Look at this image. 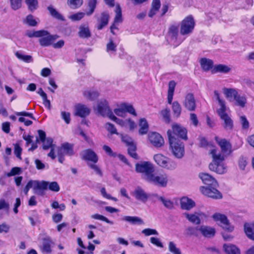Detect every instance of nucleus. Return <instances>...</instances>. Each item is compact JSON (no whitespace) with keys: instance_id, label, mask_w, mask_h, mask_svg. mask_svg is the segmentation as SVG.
Segmentation results:
<instances>
[{"instance_id":"nucleus-1","label":"nucleus","mask_w":254,"mask_h":254,"mask_svg":"<svg viewBox=\"0 0 254 254\" xmlns=\"http://www.w3.org/2000/svg\"><path fill=\"white\" fill-rule=\"evenodd\" d=\"M215 140L220 146L222 153L215 147H212L209 150L212 161L209 165V169L218 174H223L227 171V166L224 163V161L226 156L232 152L231 145L225 139L215 137Z\"/></svg>"},{"instance_id":"nucleus-2","label":"nucleus","mask_w":254,"mask_h":254,"mask_svg":"<svg viewBox=\"0 0 254 254\" xmlns=\"http://www.w3.org/2000/svg\"><path fill=\"white\" fill-rule=\"evenodd\" d=\"M172 131L168 130L167 135L169 138L170 148L173 154L177 158H182L185 153L184 145L183 143L175 135H177L182 139H187V131L186 128L176 124L172 126Z\"/></svg>"},{"instance_id":"nucleus-3","label":"nucleus","mask_w":254,"mask_h":254,"mask_svg":"<svg viewBox=\"0 0 254 254\" xmlns=\"http://www.w3.org/2000/svg\"><path fill=\"white\" fill-rule=\"evenodd\" d=\"M199 177L203 183L207 187H201L200 188L201 192L205 195L214 199H220L222 197L221 193L215 188L218 186L216 180L207 173H201Z\"/></svg>"},{"instance_id":"nucleus-4","label":"nucleus","mask_w":254,"mask_h":254,"mask_svg":"<svg viewBox=\"0 0 254 254\" xmlns=\"http://www.w3.org/2000/svg\"><path fill=\"white\" fill-rule=\"evenodd\" d=\"M214 96L218 101L220 108L217 111L220 119L223 121V127L226 130H231L233 127V122L230 117L226 113V106L224 100L220 97L219 92L215 90L214 92Z\"/></svg>"},{"instance_id":"nucleus-5","label":"nucleus","mask_w":254,"mask_h":254,"mask_svg":"<svg viewBox=\"0 0 254 254\" xmlns=\"http://www.w3.org/2000/svg\"><path fill=\"white\" fill-rule=\"evenodd\" d=\"M135 171L141 173L142 178L147 181L154 172V168L151 163L143 162L136 164Z\"/></svg>"},{"instance_id":"nucleus-6","label":"nucleus","mask_w":254,"mask_h":254,"mask_svg":"<svg viewBox=\"0 0 254 254\" xmlns=\"http://www.w3.org/2000/svg\"><path fill=\"white\" fill-rule=\"evenodd\" d=\"M195 21L191 15L186 17L181 23L180 33L182 35H188L191 34L194 28Z\"/></svg>"},{"instance_id":"nucleus-7","label":"nucleus","mask_w":254,"mask_h":254,"mask_svg":"<svg viewBox=\"0 0 254 254\" xmlns=\"http://www.w3.org/2000/svg\"><path fill=\"white\" fill-rule=\"evenodd\" d=\"M98 113L103 117H108L109 118L113 114L109 107L108 101L104 99H101L97 103L96 108Z\"/></svg>"},{"instance_id":"nucleus-8","label":"nucleus","mask_w":254,"mask_h":254,"mask_svg":"<svg viewBox=\"0 0 254 254\" xmlns=\"http://www.w3.org/2000/svg\"><path fill=\"white\" fill-rule=\"evenodd\" d=\"M41 35L38 38L39 42L42 47H49L52 46L54 41L58 38V36L50 34L46 30H41Z\"/></svg>"},{"instance_id":"nucleus-9","label":"nucleus","mask_w":254,"mask_h":254,"mask_svg":"<svg viewBox=\"0 0 254 254\" xmlns=\"http://www.w3.org/2000/svg\"><path fill=\"white\" fill-rule=\"evenodd\" d=\"M115 114L118 116L124 117L126 113H128L134 116H136L135 110L132 105L127 103H122L114 110Z\"/></svg>"},{"instance_id":"nucleus-10","label":"nucleus","mask_w":254,"mask_h":254,"mask_svg":"<svg viewBox=\"0 0 254 254\" xmlns=\"http://www.w3.org/2000/svg\"><path fill=\"white\" fill-rule=\"evenodd\" d=\"M154 159L158 165L168 169H174L177 167V164L175 162H169L168 159L161 154L155 155Z\"/></svg>"},{"instance_id":"nucleus-11","label":"nucleus","mask_w":254,"mask_h":254,"mask_svg":"<svg viewBox=\"0 0 254 254\" xmlns=\"http://www.w3.org/2000/svg\"><path fill=\"white\" fill-rule=\"evenodd\" d=\"M213 219L216 222H219L221 226L229 232H232L234 230L233 226H231L227 217L219 213H214L212 215Z\"/></svg>"},{"instance_id":"nucleus-12","label":"nucleus","mask_w":254,"mask_h":254,"mask_svg":"<svg viewBox=\"0 0 254 254\" xmlns=\"http://www.w3.org/2000/svg\"><path fill=\"white\" fill-rule=\"evenodd\" d=\"M39 183L40 193H42L41 190H47L48 189L55 192H57L60 190V187L57 182L54 181L49 182L45 181H39Z\"/></svg>"},{"instance_id":"nucleus-13","label":"nucleus","mask_w":254,"mask_h":254,"mask_svg":"<svg viewBox=\"0 0 254 254\" xmlns=\"http://www.w3.org/2000/svg\"><path fill=\"white\" fill-rule=\"evenodd\" d=\"M147 182L153 183L156 185L164 187L167 186L168 182L167 176L166 175H160L155 176L153 174L150 176Z\"/></svg>"},{"instance_id":"nucleus-14","label":"nucleus","mask_w":254,"mask_h":254,"mask_svg":"<svg viewBox=\"0 0 254 254\" xmlns=\"http://www.w3.org/2000/svg\"><path fill=\"white\" fill-rule=\"evenodd\" d=\"M148 139L150 143L156 147H160L164 143L163 138L157 132H153L149 133Z\"/></svg>"},{"instance_id":"nucleus-15","label":"nucleus","mask_w":254,"mask_h":254,"mask_svg":"<svg viewBox=\"0 0 254 254\" xmlns=\"http://www.w3.org/2000/svg\"><path fill=\"white\" fill-rule=\"evenodd\" d=\"M132 195L137 200L145 203L149 198V195L141 188L138 187L132 192Z\"/></svg>"},{"instance_id":"nucleus-16","label":"nucleus","mask_w":254,"mask_h":254,"mask_svg":"<svg viewBox=\"0 0 254 254\" xmlns=\"http://www.w3.org/2000/svg\"><path fill=\"white\" fill-rule=\"evenodd\" d=\"M82 158L83 160L90 161L96 163L98 161V157L95 152L91 149H86L80 153Z\"/></svg>"},{"instance_id":"nucleus-17","label":"nucleus","mask_w":254,"mask_h":254,"mask_svg":"<svg viewBox=\"0 0 254 254\" xmlns=\"http://www.w3.org/2000/svg\"><path fill=\"white\" fill-rule=\"evenodd\" d=\"M183 104L185 108L190 111H194L196 107L195 100L192 93L186 95Z\"/></svg>"},{"instance_id":"nucleus-18","label":"nucleus","mask_w":254,"mask_h":254,"mask_svg":"<svg viewBox=\"0 0 254 254\" xmlns=\"http://www.w3.org/2000/svg\"><path fill=\"white\" fill-rule=\"evenodd\" d=\"M169 36L171 37L172 41L176 46L180 45L185 39L184 38L181 39L178 37V27L175 25H172L170 27Z\"/></svg>"},{"instance_id":"nucleus-19","label":"nucleus","mask_w":254,"mask_h":254,"mask_svg":"<svg viewBox=\"0 0 254 254\" xmlns=\"http://www.w3.org/2000/svg\"><path fill=\"white\" fill-rule=\"evenodd\" d=\"M184 214L190 222L197 225L200 223V218L205 217V214L201 212H196L193 214L185 213Z\"/></svg>"},{"instance_id":"nucleus-20","label":"nucleus","mask_w":254,"mask_h":254,"mask_svg":"<svg viewBox=\"0 0 254 254\" xmlns=\"http://www.w3.org/2000/svg\"><path fill=\"white\" fill-rule=\"evenodd\" d=\"M75 115L81 118L85 117L88 116L90 113V109L86 105L82 104H77L75 106Z\"/></svg>"},{"instance_id":"nucleus-21","label":"nucleus","mask_w":254,"mask_h":254,"mask_svg":"<svg viewBox=\"0 0 254 254\" xmlns=\"http://www.w3.org/2000/svg\"><path fill=\"white\" fill-rule=\"evenodd\" d=\"M58 152L60 154L71 156L74 154L73 145L67 142L64 143L59 148Z\"/></svg>"},{"instance_id":"nucleus-22","label":"nucleus","mask_w":254,"mask_h":254,"mask_svg":"<svg viewBox=\"0 0 254 254\" xmlns=\"http://www.w3.org/2000/svg\"><path fill=\"white\" fill-rule=\"evenodd\" d=\"M198 230L203 236L208 238L214 237L216 233L215 229L214 228L205 225L199 227Z\"/></svg>"},{"instance_id":"nucleus-23","label":"nucleus","mask_w":254,"mask_h":254,"mask_svg":"<svg viewBox=\"0 0 254 254\" xmlns=\"http://www.w3.org/2000/svg\"><path fill=\"white\" fill-rule=\"evenodd\" d=\"M32 188L36 193L41 195L42 194V193H40L39 181H29L24 189L23 191L24 193L27 195L29 190Z\"/></svg>"},{"instance_id":"nucleus-24","label":"nucleus","mask_w":254,"mask_h":254,"mask_svg":"<svg viewBox=\"0 0 254 254\" xmlns=\"http://www.w3.org/2000/svg\"><path fill=\"white\" fill-rule=\"evenodd\" d=\"M109 15L108 13L103 12L101 13V17L97 18V21L98 23L97 24V28L98 30L102 29L105 26H106L109 21Z\"/></svg>"},{"instance_id":"nucleus-25","label":"nucleus","mask_w":254,"mask_h":254,"mask_svg":"<svg viewBox=\"0 0 254 254\" xmlns=\"http://www.w3.org/2000/svg\"><path fill=\"white\" fill-rule=\"evenodd\" d=\"M181 208L185 210H190L195 206V202L191 199L184 197L181 199Z\"/></svg>"},{"instance_id":"nucleus-26","label":"nucleus","mask_w":254,"mask_h":254,"mask_svg":"<svg viewBox=\"0 0 254 254\" xmlns=\"http://www.w3.org/2000/svg\"><path fill=\"white\" fill-rule=\"evenodd\" d=\"M122 220L131 225H142L144 224L143 220L137 216H125L122 218Z\"/></svg>"},{"instance_id":"nucleus-27","label":"nucleus","mask_w":254,"mask_h":254,"mask_svg":"<svg viewBox=\"0 0 254 254\" xmlns=\"http://www.w3.org/2000/svg\"><path fill=\"white\" fill-rule=\"evenodd\" d=\"M52 241L49 237H47L43 239L42 246L41 250L42 252L47 254L51 253L52 252L51 244Z\"/></svg>"},{"instance_id":"nucleus-28","label":"nucleus","mask_w":254,"mask_h":254,"mask_svg":"<svg viewBox=\"0 0 254 254\" xmlns=\"http://www.w3.org/2000/svg\"><path fill=\"white\" fill-rule=\"evenodd\" d=\"M78 35L81 38H88L91 36V32L87 25H81L79 28Z\"/></svg>"},{"instance_id":"nucleus-29","label":"nucleus","mask_w":254,"mask_h":254,"mask_svg":"<svg viewBox=\"0 0 254 254\" xmlns=\"http://www.w3.org/2000/svg\"><path fill=\"white\" fill-rule=\"evenodd\" d=\"M84 97L89 100L94 101L99 96V93L97 91L93 89H88L83 92Z\"/></svg>"},{"instance_id":"nucleus-30","label":"nucleus","mask_w":254,"mask_h":254,"mask_svg":"<svg viewBox=\"0 0 254 254\" xmlns=\"http://www.w3.org/2000/svg\"><path fill=\"white\" fill-rule=\"evenodd\" d=\"M244 231L248 238L254 240V223H245L244 225Z\"/></svg>"},{"instance_id":"nucleus-31","label":"nucleus","mask_w":254,"mask_h":254,"mask_svg":"<svg viewBox=\"0 0 254 254\" xmlns=\"http://www.w3.org/2000/svg\"><path fill=\"white\" fill-rule=\"evenodd\" d=\"M200 64L201 68L204 71H208L210 69H212L213 62L210 59L202 58L200 60Z\"/></svg>"},{"instance_id":"nucleus-32","label":"nucleus","mask_w":254,"mask_h":254,"mask_svg":"<svg viewBox=\"0 0 254 254\" xmlns=\"http://www.w3.org/2000/svg\"><path fill=\"white\" fill-rule=\"evenodd\" d=\"M230 70L231 68L228 66L223 64H219L214 66L212 69V72L214 73L218 72L227 73Z\"/></svg>"},{"instance_id":"nucleus-33","label":"nucleus","mask_w":254,"mask_h":254,"mask_svg":"<svg viewBox=\"0 0 254 254\" xmlns=\"http://www.w3.org/2000/svg\"><path fill=\"white\" fill-rule=\"evenodd\" d=\"M176 85V83L175 81L174 80H171L169 83L167 100H168V103L169 104H172Z\"/></svg>"},{"instance_id":"nucleus-34","label":"nucleus","mask_w":254,"mask_h":254,"mask_svg":"<svg viewBox=\"0 0 254 254\" xmlns=\"http://www.w3.org/2000/svg\"><path fill=\"white\" fill-rule=\"evenodd\" d=\"M224 249L227 254H240L239 249L233 245H224Z\"/></svg>"},{"instance_id":"nucleus-35","label":"nucleus","mask_w":254,"mask_h":254,"mask_svg":"<svg viewBox=\"0 0 254 254\" xmlns=\"http://www.w3.org/2000/svg\"><path fill=\"white\" fill-rule=\"evenodd\" d=\"M224 93L226 97L230 101H233L234 100V98L238 93L237 91L234 89L224 88Z\"/></svg>"},{"instance_id":"nucleus-36","label":"nucleus","mask_w":254,"mask_h":254,"mask_svg":"<svg viewBox=\"0 0 254 254\" xmlns=\"http://www.w3.org/2000/svg\"><path fill=\"white\" fill-rule=\"evenodd\" d=\"M235 101V104L236 105L240 106L241 107H244L247 103V99L245 96H242L238 93L237 94L236 97L234 98Z\"/></svg>"},{"instance_id":"nucleus-37","label":"nucleus","mask_w":254,"mask_h":254,"mask_svg":"<svg viewBox=\"0 0 254 254\" xmlns=\"http://www.w3.org/2000/svg\"><path fill=\"white\" fill-rule=\"evenodd\" d=\"M139 126L140 127L139 134L141 135L146 134L148 130V124L144 118L140 120Z\"/></svg>"},{"instance_id":"nucleus-38","label":"nucleus","mask_w":254,"mask_h":254,"mask_svg":"<svg viewBox=\"0 0 254 254\" xmlns=\"http://www.w3.org/2000/svg\"><path fill=\"white\" fill-rule=\"evenodd\" d=\"M156 196L166 208L169 209H172L174 208V203L170 199L162 196L157 195Z\"/></svg>"},{"instance_id":"nucleus-39","label":"nucleus","mask_w":254,"mask_h":254,"mask_svg":"<svg viewBox=\"0 0 254 254\" xmlns=\"http://www.w3.org/2000/svg\"><path fill=\"white\" fill-rule=\"evenodd\" d=\"M51 15L58 20H64V18L52 5H49L47 7Z\"/></svg>"},{"instance_id":"nucleus-40","label":"nucleus","mask_w":254,"mask_h":254,"mask_svg":"<svg viewBox=\"0 0 254 254\" xmlns=\"http://www.w3.org/2000/svg\"><path fill=\"white\" fill-rule=\"evenodd\" d=\"M97 0H88V7L89 10L86 11V15L90 16L92 15L96 7Z\"/></svg>"},{"instance_id":"nucleus-41","label":"nucleus","mask_w":254,"mask_h":254,"mask_svg":"<svg viewBox=\"0 0 254 254\" xmlns=\"http://www.w3.org/2000/svg\"><path fill=\"white\" fill-rule=\"evenodd\" d=\"M116 16L114 18V23H121L123 21L121 8L119 4L116 5L115 8Z\"/></svg>"},{"instance_id":"nucleus-42","label":"nucleus","mask_w":254,"mask_h":254,"mask_svg":"<svg viewBox=\"0 0 254 254\" xmlns=\"http://www.w3.org/2000/svg\"><path fill=\"white\" fill-rule=\"evenodd\" d=\"M67 5L72 9L80 7L83 4V0H67Z\"/></svg>"},{"instance_id":"nucleus-43","label":"nucleus","mask_w":254,"mask_h":254,"mask_svg":"<svg viewBox=\"0 0 254 254\" xmlns=\"http://www.w3.org/2000/svg\"><path fill=\"white\" fill-rule=\"evenodd\" d=\"M172 110L176 117H179L181 113L182 108L180 104L177 101H175L172 103Z\"/></svg>"},{"instance_id":"nucleus-44","label":"nucleus","mask_w":254,"mask_h":254,"mask_svg":"<svg viewBox=\"0 0 254 254\" xmlns=\"http://www.w3.org/2000/svg\"><path fill=\"white\" fill-rule=\"evenodd\" d=\"M15 56L18 59L25 62L30 63L33 62V58L31 56L24 55L19 52H17L15 53Z\"/></svg>"},{"instance_id":"nucleus-45","label":"nucleus","mask_w":254,"mask_h":254,"mask_svg":"<svg viewBox=\"0 0 254 254\" xmlns=\"http://www.w3.org/2000/svg\"><path fill=\"white\" fill-rule=\"evenodd\" d=\"M25 3L27 5L28 9L33 11L38 8V2L37 0H25Z\"/></svg>"},{"instance_id":"nucleus-46","label":"nucleus","mask_w":254,"mask_h":254,"mask_svg":"<svg viewBox=\"0 0 254 254\" xmlns=\"http://www.w3.org/2000/svg\"><path fill=\"white\" fill-rule=\"evenodd\" d=\"M117 45L115 44L112 39H110L109 43L106 46V51L108 53L116 52L117 51Z\"/></svg>"},{"instance_id":"nucleus-47","label":"nucleus","mask_w":254,"mask_h":254,"mask_svg":"<svg viewBox=\"0 0 254 254\" xmlns=\"http://www.w3.org/2000/svg\"><path fill=\"white\" fill-rule=\"evenodd\" d=\"M88 166L93 170L95 174L98 175L100 177H102L103 176V173L101 168L98 165H96L95 163H89L88 164Z\"/></svg>"},{"instance_id":"nucleus-48","label":"nucleus","mask_w":254,"mask_h":254,"mask_svg":"<svg viewBox=\"0 0 254 254\" xmlns=\"http://www.w3.org/2000/svg\"><path fill=\"white\" fill-rule=\"evenodd\" d=\"M91 217L93 219L100 220L105 221L106 223L110 224L111 225H113L114 224V222L113 221H110L106 217H105L102 215H100V214H95L92 215Z\"/></svg>"},{"instance_id":"nucleus-49","label":"nucleus","mask_w":254,"mask_h":254,"mask_svg":"<svg viewBox=\"0 0 254 254\" xmlns=\"http://www.w3.org/2000/svg\"><path fill=\"white\" fill-rule=\"evenodd\" d=\"M170 109L168 108H166L164 110H163L161 112V114L163 117L164 121L166 123H169L170 122Z\"/></svg>"},{"instance_id":"nucleus-50","label":"nucleus","mask_w":254,"mask_h":254,"mask_svg":"<svg viewBox=\"0 0 254 254\" xmlns=\"http://www.w3.org/2000/svg\"><path fill=\"white\" fill-rule=\"evenodd\" d=\"M86 14V13L82 12H78L77 13L72 14L69 16V18L72 21H79L81 20Z\"/></svg>"},{"instance_id":"nucleus-51","label":"nucleus","mask_w":254,"mask_h":254,"mask_svg":"<svg viewBox=\"0 0 254 254\" xmlns=\"http://www.w3.org/2000/svg\"><path fill=\"white\" fill-rule=\"evenodd\" d=\"M53 140L51 137H48L45 139L44 142H42L43 143V148L44 150H47L50 148L54 147V145L53 144Z\"/></svg>"},{"instance_id":"nucleus-52","label":"nucleus","mask_w":254,"mask_h":254,"mask_svg":"<svg viewBox=\"0 0 254 254\" xmlns=\"http://www.w3.org/2000/svg\"><path fill=\"white\" fill-rule=\"evenodd\" d=\"M136 146L135 144H131L128 147V153L133 158L137 159V154L136 153Z\"/></svg>"},{"instance_id":"nucleus-53","label":"nucleus","mask_w":254,"mask_h":254,"mask_svg":"<svg viewBox=\"0 0 254 254\" xmlns=\"http://www.w3.org/2000/svg\"><path fill=\"white\" fill-rule=\"evenodd\" d=\"M169 250L173 254H181L180 249L177 248L175 244L173 242H169Z\"/></svg>"},{"instance_id":"nucleus-54","label":"nucleus","mask_w":254,"mask_h":254,"mask_svg":"<svg viewBox=\"0 0 254 254\" xmlns=\"http://www.w3.org/2000/svg\"><path fill=\"white\" fill-rule=\"evenodd\" d=\"M11 7L16 10L19 9L22 5V0H10Z\"/></svg>"},{"instance_id":"nucleus-55","label":"nucleus","mask_w":254,"mask_h":254,"mask_svg":"<svg viewBox=\"0 0 254 254\" xmlns=\"http://www.w3.org/2000/svg\"><path fill=\"white\" fill-rule=\"evenodd\" d=\"M142 233L146 236L150 235H158L159 233L155 229L151 228H146L142 231Z\"/></svg>"},{"instance_id":"nucleus-56","label":"nucleus","mask_w":254,"mask_h":254,"mask_svg":"<svg viewBox=\"0 0 254 254\" xmlns=\"http://www.w3.org/2000/svg\"><path fill=\"white\" fill-rule=\"evenodd\" d=\"M199 227H189L186 230V234L187 236H197V231L198 230Z\"/></svg>"},{"instance_id":"nucleus-57","label":"nucleus","mask_w":254,"mask_h":254,"mask_svg":"<svg viewBox=\"0 0 254 254\" xmlns=\"http://www.w3.org/2000/svg\"><path fill=\"white\" fill-rule=\"evenodd\" d=\"M240 122L243 129H248L249 127V122L245 116L240 117Z\"/></svg>"},{"instance_id":"nucleus-58","label":"nucleus","mask_w":254,"mask_h":254,"mask_svg":"<svg viewBox=\"0 0 254 254\" xmlns=\"http://www.w3.org/2000/svg\"><path fill=\"white\" fill-rule=\"evenodd\" d=\"M199 143L201 147H205L207 149L210 148L209 151L211 149L212 147H214L210 143H208V141L204 137L199 138Z\"/></svg>"},{"instance_id":"nucleus-59","label":"nucleus","mask_w":254,"mask_h":254,"mask_svg":"<svg viewBox=\"0 0 254 254\" xmlns=\"http://www.w3.org/2000/svg\"><path fill=\"white\" fill-rule=\"evenodd\" d=\"M105 127L106 129L111 134H118V133L117 131V129L114 125L110 123H108L106 124Z\"/></svg>"},{"instance_id":"nucleus-60","label":"nucleus","mask_w":254,"mask_h":254,"mask_svg":"<svg viewBox=\"0 0 254 254\" xmlns=\"http://www.w3.org/2000/svg\"><path fill=\"white\" fill-rule=\"evenodd\" d=\"M111 120L115 122L117 124L120 125L122 127H126V120L124 121L122 119L117 118L114 114L109 118Z\"/></svg>"},{"instance_id":"nucleus-61","label":"nucleus","mask_w":254,"mask_h":254,"mask_svg":"<svg viewBox=\"0 0 254 254\" xmlns=\"http://www.w3.org/2000/svg\"><path fill=\"white\" fill-rule=\"evenodd\" d=\"M26 22L31 26H35L37 24V22L34 18L33 16L31 14L28 15L26 17Z\"/></svg>"},{"instance_id":"nucleus-62","label":"nucleus","mask_w":254,"mask_h":254,"mask_svg":"<svg viewBox=\"0 0 254 254\" xmlns=\"http://www.w3.org/2000/svg\"><path fill=\"white\" fill-rule=\"evenodd\" d=\"M21 172V168L19 167H13L10 171L6 174V176L10 177L20 174Z\"/></svg>"},{"instance_id":"nucleus-63","label":"nucleus","mask_w":254,"mask_h":254,"mask_svg":"<svg viewBox=\"0 0 254 254\" xmlns=\"http://www.w3.org/2000/svg\"><path fill=\"white\" fill-rule=\"evenodd\" d=\"M9 208V204L5 199H0V210H4L7 211Z\"/></svg>"},{"instance_id":"nucleus-64","label":"nucleus","mask_w":254,"mask_h":254,"mask_svg":"<svg viewBox=\"0 0 254 254\" xmlns=\"http://www.w3.org/2000/svg\"><path fill=\"white\" fill-rule=\"evenodd\" d=\"M122 140L126 144L127 146H128V147H129L131 144H134L133 142L132 138L127 135H122Z\"/></svg>"}]
</instances>
